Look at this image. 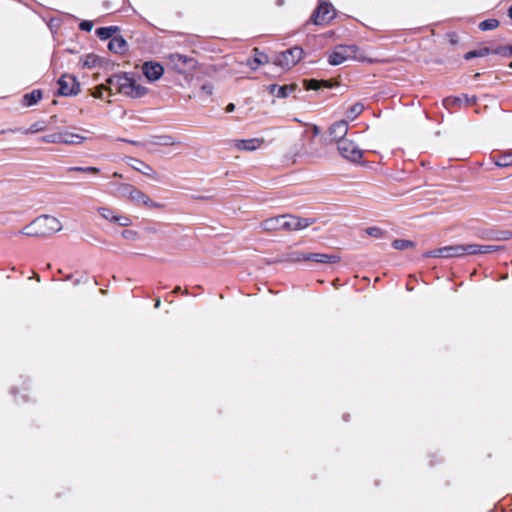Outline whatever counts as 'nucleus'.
<instances>
[{
  "label": "nucleus",
  "instance_id": "1",
  "mask_svg": "<svg viewBox=\"0 0 512 512\" xmlns=\"http://www.w3.org/2000/svg\"><path fill=\"white\" fill-rule=\"evenodd\" d=\"M62 230L61 221L51 215H41L23 227L21 234L28 237H47Z\"/></svg>",
  "mask_w": 512,
  "mask_h": 512
},
{
  "label": "nucleus",
  "instance_id": "2",
  "mask_svg": "<svg viewBox=\"0 0 512 512\" xmlns=\"http://www.w3.org/2000/svg\"><path fill=\"white\" fill-rule=\"evenodd\" d=\"M107 82L115 87V91L129 98L137 99L149 93V89L126 74L114 75Z\"/></svg>",
  "mask_w": 512,
  "mask_h": 512
},
{
  "label": "nucleus",
  "instance_id": "3",
  "mask_svg": "<svg viewBox=\"0 0 512 512\" xmlns=\"http://www.w3.org/2000/svg\"><path fill=\"white\" fill-rule=\"evenodd\" d=\"M367 57L355 45H338L328 57L330 65L337 66L350 60L364 61Z\"/></svg>",
  "mask_w": 512,
  "mask_h": 512
},
{
  "label": "nucleus",
  "instance_id": "4",
  "mask_svg": "<svg viewBox=\"0 0 512 512\" xmlns=\"http://www.w3.org/2000/svg\"><path fill=\"white\" fill-rule=\"evenodd\" d=\"M123 197L136 205H143L148 208H161L162 206L155 203L147 194L136 187L125 184L122 186Z\"/></svg>",
  "mask_w": 512,
  "mask_h": 512
},
{
  "label": "nucleus",
  "instance_id": "5",
  "mask_svg": "<svg viewBox=\"0 0 512 512\" xmlns=\"http://www.w3.org/2000/svg\"><path fill=\"white\" fill-rule=\"evenodd\" d=\"M338 152L340 155L349 162L360 163L363 158V150L350 139L342 140L337 145Z\"/></svg>",
  "mask_w": 512,
  "mask_h": 512
},
{
  "label": "nucleus",
  "instance_id": "6",
  "mask_svg": "<svg viewBox=\"0 0 512 512\" xmlns=\"http://www.w3.org/2000/svg\"><path fill=\"white\" fill-rule=\"evenodd\" d=\"M303 57V50L300 47H293L278 54L274 63L285 69L295 66Z\"/></svg>",
  "mask_w": 512,
  "mask_h": 512
},
{
  "label": "nucleus",
  "instance_id": "7",
  "mask_svg": "<svg viewBox=\"0 0 512 512\" xmlns=\"http://www.w3.org/2000/svg\"><path fill=\"white\" fill-rule=\"evenodd\" d=\"M98 214L101 216L102 219L112 223L116 224L120 227H128L132 224V220L130 217L117 213L114 209L106 206H100L97 208Z\"/></svg>",
  "mask_w": 512,
  "mask_h": 512
},
{
  "label": "nucleus",
  "instance_id": "8",
  "mask_svg": "<svg viewBox=\"0 0 512 512\" xmlns=\"http://www.w3.org/2000/svg\"><path fill=\"white\" fill-rule=\"evenodd\" d=\"M169 63L172 68L179 73H186L189 70H193L197 64L194 58L178 53L169 56Z\"/></svg>",
  "mask_w": 512,
  "mask_h": 512
},
{
  "label": "nucleus",
  "instance_id": "9",
  "mask_svg": "<svg viewBox=\"0 0 512 512\" xmlns=\"http://www.w3.org/2000/svg\"><path fill=\"white\" fill-rule=\"evenodd\" d=\"M59 93L63 96H72L80 92V83L76 77L70 74H64L58 80Z\"/></svg>",
  "mask_w": 512,
  "mask_h": 512
},
{
  "label": "nucleus",
  "instance_id": "10",
  "mask_svg": "<svg viewBox=\"0 0 512 512\" xmlns=\"http://www.w3.org/2000/svg\"><path fill=\"white\" fill-rule=\"evenodd\" d=\"M282 227L286 231H298L309 227L314 223L308 218L297 217L294 215H282Z\"/></svg>",
  "mask_w": 512,
  "mask_h": 512
},
{
  "label": "nucleus",
  "instance_id": "11",
  "mask_svg": "<svg viewBox=\"0 0 512 512\" xmlns=\"http://www.w3.org/2000/svg\"><path fill=\"white\" fill-rule=\"evenodd\" d=\"M471 252H473V249L469 248V245H457L437 249L432 255L435 257L451 258L469 255Z\"/></svg>",
  "mask_w": 512,
  "mask_h": 512
},
{
  "label": "nucleus",
  "instance_id": "12",
  "mask_svg": "<svg viewBox=\"0 0 512 512\" xmlns=\"http://www.w3.org/2000/svg\"><path fill=\"white\" fill-rule=\"evenodd\" d=\"M141 69L146 79L150 82L159 80L164 74V68L158 62H145L143 63Z\"/></svg>",
  "mask_w": 512,
  "mask_h": 512
},
{
  "label": "nucleus",
  "instance_id": "13",
  "mask_svg": "<svg viewBox=\"0 0 512 512\" xmlns=\"http://www.w3.org/2000/svg\"><path fill=\"white\" fill-rule=\"evenodd\" d=\"M334 9L332 6L328 3H322L317 8L315 14L313 15L314 23L317 25L324 24L329 22L331 19L334 18Z\"/></svg>",
  "mask_w": 512,
  "mask_h": 512
},
{
  "label": "nucleus",
  "instance_id": "14",
  "mask_svg": "<svg viewBox=\"0 0 512 512\" xmlns=\"http://www.w3.org/2000/svg\"><path fill=\"white\" fill-rule=\"evenodd\" d=\"M62 144L65 145H82L88 137L82 133L74 132L69 129L61 130Z\"/></svg>",
  "mask_w": 512,
  "mask_h": 512
},
{
  "label": "nucleus",
  "instance_id": "15",
  "mask_svg": "<svg viewBox=\"0 0 512 512\" xmlns=\"http://www.w3.org/2000/svg\"><path fill=\"white\" fill-rule=\"evenodd\" d=\"M264 143L263 139H237L233 141V147L241 151H254L260 148Z\"/></svg>",
  "mask_w": 512,
  "mask_h": 512
},
{
  "label": "nucleus",
  "instance_id": "16",
  "mask_svg": "<svg viewBox=\"0 0 512 512\" xmlns=\"http://www.w3.org/2000/svg\"><path fill=\"white\" fill-rule=\"evenodd\" d=\"M127 163L136 171L148 176L151 179H156L158 177L157 172L147 163L135 159V158H128Z\"/></svg>",
  "mask_w": 512,
  "mask_h": 512
},
{
  "label": "nucleus",
  "instance_id": "17",
  "mask_svg": "<svg viewBox=\"0 0 512 512\" xmlns=\"http://www.w3.org/2000/svg\"><path fill=\"white\" fill-rule=\"evenodd\" d=\"M347 132L348 123L344 120L334 123L329 129V133L332 136L333 140L337 143V145L340 143V141L347 140L345 138Z\"/></svg>",
  "mask_w": 512,
  "mask_h": 512
},
{
  "label": "nucleus",
  "instance_id": "18",
  "mask_svg": "<svg viewBox=\"0 0 512 512\" xmlns=\"http://www.w3.org/2000/svg\"><path fill=\"white\" fill-rule=\"evenodd\" d=\"M282 215L264 220L260 227L267 232L283 230Z\"/></svg>",
  "mask_w": 512,
  "mask_h": 512
},
{
  "label": "nucleus",
  "instance_id": "19",
  "mask_svg": "<svg viewBox=\"0 0 512 512\" xmlns=\"http://www.w3.org/2000/svg\"><path fill=\"white\" fill-rule=\"evenodd\" d=\"M113 91H115V87L106 81V84L96 86L92 90L91 95L94 98L105 99V95L107 94L108 96H111Z\"/></svg>",
  "mask_w": 512,
  "mask_h": 512
},
{
  "label": "nucleus",
  "instance_id": "20",
  "mask_svg": "<svg viewBox=\"0 0 512 512\" xmlns=\"http://www.w3.org/2000/svg\"><path fill=\"white\" fill-rule=\"evenodd\" d=\"M296 89V84L284 85V86H276L270 85L269 90L272 94H275L280 98H285L289 93L293 92Z\"/></svg>",
  "mask_w": 512,
  "mask_h": 512
},
{
  "label": "nucleus",
  "instance_id": "21",
  "mask_svg": "<svg viewBox=\"0 0 512 512\" xmlns=\"http://www.w3.org/2000/svg\"><path fill=\"white\" fill-rule=\"evenodd\" d=\"M108 48L115 53H123L126 48V41L121 36L114 37L109 41Z\"/></svg>",
  "mask_w": 512,
  "mask_h": 512
},
{
  "label": "nucleus",
  "instance_id": "22",
  "mask_svg": "<svg viewBox=\"0 0 512 512\" xmlns=\"http://www.w3.org/2000/svg\"><path fill=\"white\" fill-rule=\"evenodd\" d=\"M305 259L313 260V261L320 262V263H336L339 260V258L337 256L327 255V254H311L308 257H306Z\"/></svg>",
  "mask_w": 512,
  "mask_h": 512
},
{
  "label": "nucleus",
  "instance_id": "23",
  "mask_svg": "<svg viewBox=\"0 0 512 512\" xmlns=\"http://www.w3.org/2000/svg\"><path fill=\"white\" fill-rule=\"evenodd\" d=\"M42 97V92L40 90H33L32 92L24 95L23 101L24 105L32 106L35 105Z\"/></svg>",
  "mask_w": 512,
  "mask_h": 512
},
{
  "label": "nucleus",
  "instance_id": "24",
  "mask_svg": "<svg viewBox=\"0 0 512 512\" xmlns=\"http://www.w3.org/2000/svg\"><path fill=\"white\" fill-rule=\"evenodd\" d=\"M495 165L499 167L512 166V150L507 151L499 155L495 160Z\"/></svg>",
  "mask_w": 512,
  "mask_h": 512
},
{
  "label": "nucleus",
  "instance_id": "25",
  "mask_svg": "<svg viewBox=\"0 0 512 512\" xmlns=\"http://www.w3.org/2000/svg\"><path fill=\"white\" fill-rule=\"evenodd\" d=\"M469 248L473 249V252L469 253V255L491 253L499 250V247L491 245L481 246L470 244Z\"/></svg>",
  "mask_w": 512,
  "mask_h": 512
},
{
  "label": "nucleus",
  "instance_id": "26",
  "mask_svg": "<svg viewBox=\"0 0 512 512\" xmlns=\"http://www.w3.org/2000/svg\"><path fill=\"white\" fill-rule=\"evenodd\" d=\"M267 62V56L264 54H259L258 56L254 57L253 59H248L246 62V65L249 66L251 69L255 70L259 65H262Z\"/></svg>",
  "mask_w": 512,
  "mask_h": 512
},
{
  "label": "nucleus",
  "instance_id": "27",
  "mask_svg": "<svg viewBox=\"0 0 512 512\" xmlns=\"http://www.w3.org/2000/svg\"><path fill=\"white\" fill-rule=\"evenodd\" d=\"M392 246L397 250H407L414 247V243L410 240L396 239L392 242Z\"/></svg>",
  "mask_w": 512,
  "mask_h": 512
},
{
  "label": "nucleus",
  "instance_id": "28",
  "mask_svg": "<svg viewBox=\"0 0 512 512\" xmlns=\"http://www.w3.org/2000/svg\"><path fill=\"white\" fill-rule=\"evenodd\" d=\"M364 107L361 103H355L352 105L347 111V118L350 120L355 119L358 115H360L363 111Z\"/></svg>",
  "mask_w": 512,
  "mask_h": 512
},
{
  "label": "nucleus",
  "instance_id": "29",
  "mask_svg": "<svg viewBox=\"0 0 512 512\" xmlns=\"http://www.w3.org/2000/svg\"><path fill=\"white\" fill-rule=\"evenodd\" d=\"M499 26V21L496 19H487L479 24V28L482 31H488L496 29Z\"/></svg>",
  "mask_w": 512,
  "mask_h": 512
},
{
  "label": "nucleus",
  "instance_id": "30",
  "mask_svg": "<svg viewBox=\"0 0 512 512\" xmlns=\"http://www.w3.org/2000/svg\"><path fill=\"white\" fill-rule=\"evenodd\" d=\"M42 141L46 143L62 144L61 130L42 137Z\"/></svg>",
  "mask_w": 512,
  "mask_h": 512
},
{
  "label": "nucleus",
  "instance_id": "31",
  "mask_svg": "<svg viewBox=\"0 0 512 512\" xmlns=\"http://www.w3.org/2000/svg\"><path fill=\"white\" fill-rule=\"evenodd\" d=\"M118 30L117 27H103L97 30V34L102 39H108L114 32Z\"/></svg>",
  "mask_w": 512,
  "mask_h": 512
},
{
  "label": "nucleus",
  "instance_id": "32",
  "mask_svg": "<svg viewBox=\"0 0 512 512\" xmlns=\"http://www.w3.org/2000/svg\"><path fill=\"white\" fill-rule=\"evenodd\" d=\"M97 57L94 55H87L83 59L80 60V64L82 67L92 68L97 63Z\"/></svg>",
  "mask_w": 512,
  "mask_h": 512
},
{
  "label": "nucleus",
  "instance_id": "33",
  "mask_svg": "<svg viewBox=\"0 0 512 512\" xmlns=\"http://www.w3.org/2000/svg\"><path fill=\"white\" fill-rule=\"evenodd\" d=\"M214 87L211 83H204L201 88L200 92L201 95L205 98H209L213 95Z\"/></svg>",
  "mask_w": 512,
  "mask_h": 512
},
{
  "label": "nucleus",
  "instance_id": "34",
  "mask_svg": "<svg viewBox=\"0 0 512 512\" xmlns=\"http://www.w3.org/2000/svg\"><path fill=\"white\" fill-rule=\"evenodd\" d=\"M322 84H325L326 85V82L325 81H317V80H304V85L306 87V89H313V90H316L318 89Z\"/></svg>",
  "mask_w": 512,
  "mask_h": 512
},
{
  "label": "nucleus",
  "instance_id": "35",
  "mask_svg": "<svg viewBox=\"0 0 512 512\" xmlns=\"http://www.w3.org/2000/svg\"><path fill=\"white\" fill-rule=\"evenodd\" d=\"M124 239L135 241L139 239V233L135 230H124L121 233Z\"/></svg>",
  "mask_w": 512,
  "mask_h": 512
},
{
  "label": "nucleus",
  "instance_id": "36",
  "mask_svg": "<svg viewBox=\"0 0 512 512\" xmlns=\"http://www.w3.org/2000/svg\"><path fill=\"white\" fill-rule=\"evenodd\" d=\"M70 171L83 172V173H99V169L96 167H72Z\"/></svg>",
  "mask_w": 512,
  "mask_h": 512
},
{
  "label": "nucleus",
  "instance_id": "37",
  "mask_svg": "<svg viewBox=\"0 0 512 512\" xmlns=\"http://www.w3.org/2000/svg\"><path fill=\"white\" fill-rule=\"evenodd\" d=\"M366 234L374 237V238H380L383 235V231L378 227H369L365 230Z\"/></svg>",
  "mask_w": 512,
  "mask_h": 512
},
{
  "label": "nucleus",
  "instance_id": "38",
  "mask_svg": "<svg viewBox=\"0 0 512 512\" xmlns=\"http://www.w3.org/2000/svg\"><path fill=\"white\" fill-rule=\"evenodd\" d=\"M45 130V125L43 122H37L30 126L27 133H37Z\"/></svg>",
  "mask_w": 512,
  "mask_h": 512
},
{
  "label": "nucleus",
  "instance_id": "39",
  "mask_svg": "<svg viewBox=\"0 0 512 512\" xmlns=\"http://www.w3.org/2000/svg\"><path fill=\"white\" fill-rule=\"evenodd\" d=\"M93 27V23L91 21H83L80 23V28L84 31H90Z\"/></svg>",
  "mask_w": 512,
  "mask_h": 512
},
{
  "label": "nucleus",
  "instance_id": "40",
  "mask_svg": "<svg viewBox=\"0 0 512 512\" xmlns=\"http://www.w3.org/2000/svg\"><path fill=\"white\" fill-rule=\"evenodd\" d=\"M464 57H465L466 60H469V59H471L473 57H479L478 51H476V50L475 51H470V52L466 53Z\"/></svg>",
  "mask_w": 512,
  "mask_h": 512
},
{
  "label": "nucleus",
  "instance_id": "41",
  "mask_svg": "<svg viewBox=\"0 0 512 512\" xmlns=\"http://www.w3.org/2000/svg\"><path fill=\"white\" fill-rule=\"evenodd\" d=\"M487 54H489V49L488 48H484V49L478 51L479 57L480 56H485Z\"/></svg>",
  "mask_w": 512,
  "mask_h": 512
},
{
  "label": "nucleus",
  "instance_id": "42",
  "mask_svg": "<svg viewBox=\"0 0 512 512\" xmlns=\"http://www.w3.org/2000/svg\"><path fill=\"white\" fill-rule=\"evenodd\" d=\"M234 107H235V106H234V104H232V103H231V104H229V105L226 107V111H227V112H231V111H233V110H234Z\"/></svg>",
  "mask_w": 512,
  "mask_h": 512
},
{
  "label": "nucleus",
  "instance_id": "43",
  "mask_svg": "<svg viewBox=\"0 0 512 512\" xmlns=\"http://www.w3.org/2000/svg\"><path fill=\"white\" fill-rule=\"evenodd\" d=\"M508 51V54L512 56V46L505 48Z\"/></svg>",
  "mask_w": 512,
  "mask_h": 512
},
{
  "label": "nucleus",
  "instance_id": "44",
  "mask_svg": "<svg viewBox=\"0 0 512 512\" xmlns=\"http://www.w3.org/2000/svg\"><path fill=\"white\" fill-rule=\"evenodd\" d=\"M113 176H114V177H119V178H121V177H122V175H121V174H119V173H117V172H115V173L113 174Z\"/></svg>",
  "mask_w": 512,
  "mask_h": 512
},
{
  "label": "nucleus",
  "instance_id": "45",
  "mask_svg": "<svg viewBox=\"0 0 512 512\" xmlns=\"http://www.w3.org/2000/svg\"><path fill=\"white\" fill-rule=\"evenodd\" d=\"M179 291H180V287H176L173 292L174 293H179Z\"/></svg>",
  "mask_w": 512,
  "mask_h": 512
},
{
  "label": "nucleus",
  "instance_id": "46",
  "mask_svg": "<svg viewBox=\"0 0 512 512\" xmlns=\"http://www.w3.org/2000/svg\"><path fill=\"white\" fill-rule=\"evenodd\" d=\"M509 16L512 18V6L509 9Z\"/></svg>",
  "mask_w": 512,
  "mask_h": 512
},
{
  "label": "nucleus",
  "instance_id": "47",
  "mask_svg": "<svg viewBox=\"0 0 512 512\" xmlns=\"http://www.w3.org/2000/svg\"><path fill=\"white\" fill-rule=\"evenodd\" d=\"M160 303H161V302H160V300L158 299V300L156 301L155 306H156V307L160 306Z\"/></svg>",
  "mask_w": 512,
  "mask_h": 512
},
{
  "label": "nucleus",
  "instance_id": "48",
  "mask_svg": "<svg viewBox=\"0 0 512 512\" xmlns=\"http://www.w3.org/2000/svg\"><path fill=\"white\" fill-rule=\"evenodd\" d=\"M509 67L512 68V62L509 64Z\"/></svg>",
  "mask_w": 512,
  "mask_h": 512
}]
</instances>
